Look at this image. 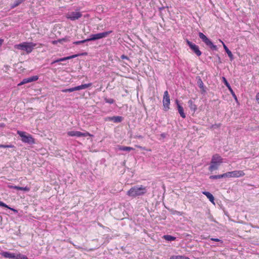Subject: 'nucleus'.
Here are the masks:
<instances>
[{
	"label": "nucleus",
	"mask_w": 259,
	"mask_h": 259,
	"mask_svg": "<svg viewBox=\"0 0 259 259\" xmlns=\"http://www.w3.org/2000/svg\"><path fill=\"white\" fill-rule=\"evenodd\" d=\"M147 192V187L143 185H137L131 187L127 192L126 194L130 197L135 198L144 195Z\"/></svg>",
	"instance_id": "1"
},
{
	"label": "nucleus",
	"mask_w": 259,
	"mask_h": 259,
	"mask_svg": "<svg viewBox=\"0 0 259 259\" xmlns=\"http://www.w3.org/2000/svg\"><path fill=\"white\" fill-rule=\"evenodd\" d=\"M36 46V44L32 42H23L21 44L15 45L14 48L25 51L27 54H29L32 52Z\"/></svg>",
	"instance_id": "2"
},
{
	"label": "nucleus",
	"mask_w": 259,
	"mask_h": 259,
	"mask_svg": "<svg viewBox=\"0 0 259 259\" xmlns=\"http://www.w3.org/2000/svg\"><path fill=\"white\" fill-rule=\"evenodd\" d=\"M223 162V158L218 154L212 156L210 162V165L209 167V170L212 171L218 169L219 166Z\"/></svg>",
	"instance_id": "3"
},
{
	"label": "nucleus",
	"mask_w": 259,
	"mask_h": 259,
	"mask_svg": "<svg viewBox=\"0 0 259 259\" xmlns=\"http://www.w3.org/2000/svg\"><path fill=\"white\" fill-rule=\"evenodd\" d=\"M17 133L21 138V141L25 143L33 144L35 143V139L29 134L25 132L17 131Z\"/></svg>",
	"instance_id": "4"
},
{
	"label": "nucleus",
	"mask_w": 259,
	"mask_h": 259,
	"mask_svg": "<svg viewBox=\"0 0 259 259\" xmlns=\"http://www.w3.org/2000/svg\"><path fill=\"white\" fill-rule=\"evenodd\" d=\"M112 31H105L101 33H99L95 34H92L90 36V38H87V40L93 41L99 39H101L103 38H105L107 37L111 33H112Z\"/></svg>",
	"instance_id": "5"
},
{
	"label": "nucleus",
	"mask_w": 259,
	"mask_h": 259,
	"mask_svg": "<svg viewBox=\"0 0 259 259\" xmlns=\"http://www.w3.org/2000/svg\"><path fill=\"white\" fill-rule=\"evenodd\" d=\"M162 103L163 110L167 111L170 109V97L167 91H165L164 93Z\"/></svg>",
	"instance_id": "6"
},
{
	"label": "nucleus",
	"mask_w": 259,
	"mask_h": 259,
	"mask_svg": "<svg viewBox=\"0 0 259 259\" xmlns=\"http://www.w3.org/2000/svg\"><path fill=\"white\" fill-rule=\"evenodd\" d=\"M199 36L207 46H208L210 47L211 49L213 50H216L217 49V46L214 45L211 41L203 33L199 32Z\"/></svg>",
	"instance_id": "7"
},
{
	"label": "nucleus",
	"mask_w": 259,
	"mask_h": 259,
	"mask_svg": "<svg viewBox=\"0 0 259 259\" xmlns=\"http://www.w3.org/2000/svg\"><path fill=\"white\" fill-rule=\"evenodd\" d=\"M82 14L79 12H71L66 14V17L72 21H75L81 18Z\"/></svg>",
	"instance_id": "8"
},
{
	"label": "nucleus",
	"mask_w": 259,
	"mask_h": 259,
	"mask_svg": "<svg viewBox=\"0 0 259 259\" xmlns=\"http://www.w3.org/2000/svg\"><path fill=\"white\" fill-rule=\"evenodd\" d=\"M67 135L70 137H87L91 136L92 135L88 132L85 133H81L79 131H69L67 133Z\"/></svg>",
	"instance_id": "9"
},
{
	"label": "nucleus",
	"mask_w": 259,
	"mask_h": 259,
	"mask_svg": "<svg viewBox=\"0 0 259 259\" xmlns=\"http://www.w3.org/2000/svg\"><path fill=\"white\" fill-rule=\"evenodd\" d=\"M186 42L190 49L197 55V56H200L201 55V52L199 50V47L198 46L192 43L189 40H187Z\"/></svg>",
	"instance_id": "10"
},
{
	"label": "nucleus",
	"mask_w": 259,
	"mask_h": 259,
	"mask_svg": "<svg viewBox=\"0 0 259 259\" xmlns=\"http://www.w3.org/2000/svg\"><path fill=\"white\" fill-rule=\"evenodd\" d=\"M38 79V77L37 75L32 76L30 77L23 79V80L19 83L18 85L19 86L22 85L27 83L31 82L32 81H36Z\"/></svg>",
	"instance_id": "11"
},
{
	"label": "nucleus",
	"mask_w": 259,
	"mask_h": 259,
	"mask_svg": "<svg viewBox=\"0 0 259 259\" xmlns=\"http://www.w3.org/2000/svg\"><path fill=\"white\" fill-rule=\"evenodd\" d=\"M176 103L177 106V108L178 110V112L179 113L181 117L183 118H186V114L184 112V110L183 107L180 104L179 101L178 100H176Z\"/></svg>",
	"instance_id": "12"
},
{
	"label": "nucleus",
	"mask_w": 259,
	"mask_h": 259,
	"mask_svg": "<svg viewBox=\"0 0 259 259\" xmlns=\"http://www.w3.org/2000/svg\"><path fill=\"white\" fill-rule=\"evenodd\" d=\"M123 117L121 116H112V117H107L106 118V121H112L115 123H119L122 121Z\"/></svg>",
	"instance_id": "13"
},
{
	"label": "nucleus",
	"mask_w": 259,
	"mask_h": 259,
	"mask_svg": "<svg viewBox=\"0 0 259 259\" xmlns=\"http://www.w3.org/2000/svg\"><path fill=\"white\" fill-rule=\"evenodd\" d=\"M188 103L190 110L193 112V113H195L197 110V105L195 104L192 100H189Z\"/></svg>",
	"instance_id": "14"
},
{
	"label": "nucleus",
	"mask_w": 259,
	"mask_h": 259,
	"mask_svg": "<svg viewBox=\"0 0 259 259\" xmlns=\"http://www.w3.org/2000/svg\"><path fill=\"white\" fill-rule=\"evenodd\" d=\"M232 178H239L243 177L245 175V173L243 170H234L231 171Z\"/></svg>",
	"instance_id": "15"
},
{
	"label": "nucleus",
	"mask_w": 259,
	"mask_h": 259,
	"mask_svg": "<svg viewBox=\"0 0 259 259\" xmlns=\"http://www.w3.org/2000/svg\"><path fill=\"white\" fill-rule=\"evenodd\" d=\"M78 56V55L76 54V55H72V56H68V57L60 58V59H58L57 60H56L54 61L52 63V64H54V63H57V62H61V61H65V60H69V59H72V58H74L77 57Z\"/></svg>",
	"instance_id": "16"
},
{
	"label": "nucleus",
	"mask_w": 259,
	"mask_h": 259,
	"mask_svg": "<svg viewBox=\"0 0 259 259\" xmlns=\"http://www.w3.org/2000/svg\"><path fill=\"white\" fill-rule=\"evenodd\" d=\"M10 188L14 189L17 190H23L25 191L28 192L30 191V188L29 187L26 186L25 187L17 186H9Z\"/></svg>",
	"instance_id": "17"
},
{
	"label": "nucleus",
	"mask_w": 259,
	"mask_h": 259,
	"mask_svg": "<svg viewBox=\"0 0 259 259\" xmlns=\"http://www.w3.org/2000/svg\"><path fill=\"white\" fill-rule=\"evenodd\" d=\"M92 85V83H89L87 84H81V85L75 87H74L75 91L85 89L91 87Z\"/></svg>",
	"instance_id": "18"
},
{
	"label": "nucleus",
	"mask_w": 259,
	"mask_h": 259,
	"mask_svg": "<svg viewBox=\"0 0 259 259\" xmlns=\"http://www.w3.org/2000/svg\"><path fill=\"white\" fill-rule=\"evenodd\" d=\"M1 254L6 258H13L15 257V253H10L9 252L5 251L1 253Z\"/></svg>",
	"instance_id": "19"
},
{
	"label": "nucleus",
	"mask_w": 259,
	"mask_h": 259,
	"mask_svg": "<svg viewBox=\"0 0 259 259\" xmlns=\"http://www.w3.org/2000/svg\"><path fill=\"white\" fill-rule=\"evenodd\" d=\"M202 193L207 197V198L211 202L214 203V198L213 196L209 192L204 191Z\"/></svg>",
	"instance_id": "20"
},
{
	"label": "nucleus",
	"mask_w": 259,
	"mask_h": 259,
	"mask_svg": "<svg viewBox=\"0 0 259 259\" xmlns=\"http://www.w3.org/2000/svg\"><path fill=\"white\" fill-rule=\"evenodd\" d=\"M222 45L223 46V47L228 54V56L229 57L230 59L232 60L233 59V55L232 53V52L229 50V49L227 48V47L226 46V45L224 43V42H222Z\"/></svg>",
	"instance_id": "21"
},
{
	"label": "nucleus",
	"mask_w": 259,
	"mask_h": 259,
	"mask_svg": "<svg viewBox=\"0 0 259 259\" xmlns=\"http://www.w3.org/2000/svg\"><path fill=\"white\" fill-rule=\"evenodd\" d=\"M119 150L121 151H130L131 150H133L134 149L131 147H127V146H120L119 147Z\"/></svg>",
	"instance_id": "22"
},
{
	"label": "nucleus",
	"mask_w": 259,
	"mask_h": 259,
	"mask_svg": "<svg viewBox=\"0 0 259 259\" xmlns=\"http://www.w3.org/2000/svg\"><path fill=\"white\" fill-rule=\"evenodd\" d=\"M14 259H28V258L25 255H23L21 253H18L17 254H15V257L14 258Z\"/></svg>",
	"instance_id": "23"
},
{
	"label": "nucleus",
	"mask_w": 259,
	"mask_h": 259,
	"mask_svg": "<svg viewBox=\"0 0 259 259\" xmlns=\"http://www.w3.org/2000/svg\"><path fill=\"white\" fill-rule=\"evenodd\" d=\"M163 237L167 241H174L176 239L175 237L169 235H164Z\"/></svg>",
	"instance_id": "24"
},
{
	"label": "nucleus",
	"mask_w": 259,
	"mask_h": 259,
	"mask_svg": "<svg viewBox=\"0 0 259 259\" xmlns=\"http://www.w3.org/2000/svg\"><path fill=\"white\" fill-rule=\"evenodd\" d=\"M170 259H190L188 257L182 255H173L170 257Z\"/></svg>",
	"instance_id": "25"
},
{
	"label": "nucleus",
	"mask_w": 259,
	"mask_h": 259,
	"mask_svg": "<svg viewBox=\"0 0 259 259\" xmlns=\"http://www.w3.org/2000/svg\"><path fill=\"white\" fill-rule=\"evenodd\" d=\"M24 1V0H15L14 4L13 5V6H12V8H14L17 6H18L19 5H20Z\"/></svg>",
	"instance_id": "26"
},
{
	"label": "nucleus",
	"mask_w": 259,
	"mask_h": 259,
	"mask_svg": "<svg viewBox=\"0 0 259 259\" xmlns=\"http://www.w3.org/2000/svg\"><path fill=\"white\" fill-rule=\"evenodd\" d=\"M67 39L66 38H63L62 39H59L58 40H54L52 41V44L54 45H56L58 42H62L63 41H67Z\"/></svg>",
	"instance_id": "27"
},
{
	"label": "nucleus",
	"mask_w": 259,
	"mask_h": 259,
	"mask_svg": "<svg viewBox=\"0 0 259 259\" xmlns=\"http://www.w3.org/2000/svg\"><path fill=\"white\" fill-rule=\"evenodd\" d=\"M222 177H223V178H232L231 171L227 172L226 173L222 174Z\"/></svg>",
	"instance_id": "28"
},
{
	"label": "nucleus",
	"mask_w": 259,
	"mask_h": 259,
	"mask_svg": "<svg viewBox=\"0 0 259 259\" xmlns=\"http://www.w3.org/2000/svg\"><path fill=\"white\" fill-rule=\"evenodd\" d=\"M209 178L210 179H218L223 178V177H222V175H212V176H210L209 177Z\"/></svg>",
	"instance_id": "29"
},
{
	"label": "nucleus",
	"mask_w": 259,
	"mask_h": 259,
	"mask_svg": "<svg viewBox=\"0 0 259 259\" xmlns=\"http://www.w3.org/2000/svg\"><path fill=\"white\" fill-rule=\"evenodd\" d=\"M75 91L74 87L69 89H66L62 90V92L64 93H67V92H72Z\"/></svg>",
	"instance_id": "30"
},
{
	"label": "nucleus",
	"mask_w": 259,
	"mask_h": 259,
	"mask_svg": "<svg viewBox=\"0 0 259 259\" xmlns=\"http://www.w3.org/2000/svg\"><path fill=\"white\" fill-rule=\"evenodd\" d=\"M105 101L106 103H109V104H113L114 102V100L112 98H105Z\"/></svg>",
	"instance_id": "31"
},
{
	"label": "nucleus",
	"mask_w": 259,
	"mask_h": 259,
	"mask_svg": "<svg viewBox=\"0 0 259 259\" xmlns=\"http://www.w3.org/2000/svg\"><path fill=\"white\" fill-rule=\"evenodd\" d=\"M87 41H88V40H87V39H86L82 40L74 41V42H73V44L75 45H79V44H83Z\"/></svg>",
	"instance_id": "32"
},
{
	"label": "nucleus",
	"mask_w": 259,
	"mask_h": 259,
	"mask_svg": "<svg viewBox=\"0 0 259 259\" xmlns=\"http://www.w3.org/2000/svg\"><path fill=\"white\" fill-rule=\"evenodd\" d=\"M231 94H232V96L233 97V98H234L235 100L236 101V102H238V99H237V96H236L234 92L233 91V90H231V91L230 92Z\"/></svg>",
	"instance_id": "33"
},
{
	"label": "nucleus",
	"mask_w": 259,
	"mask_h": 259,
	"mask_svg": "<svg viewBox=\"0 0 259 259\" xmlns=\"http://www.w3.org/2000/svg\"><path fill=\"white\" fill-rule=\"evenodd\" d=\"M13 147L14 146L12 145H6L0 144V148H13Z\"/></svg>",
	"instance_id": "34"
},
{
	"label": "nucleus",
	"mask_w": 259,
	"mask_h": 259,
	"mask_svg": "<svg viewBox=\"0 0 259 259\" xmlns=\"http://www.w3.org/2000/svg\"><path fill=\"white\" fill-rule=\"evenodd\" d=\"M0 206L4 207H6L7 208H10V207L8 205H7L5 203H4L3 202L1 201H0Z\"/></svg>",
	"instance_id": "35"
},
{
	"label": "nucleus",
	"mask_w": 259,
	"mask_h": 259,
	"mask_svg": "<svg viewBox=\"0 0 259 259\" xmlns=\"http://www.w3.org/2000/svg\"><path fill=\"white\" fill-rule=\"evenodd\" d=\"M136 147L138 148H140L141 149L147 150L148 151H151V149H146L145 147H142V146H139V145H136Z\"/></svg>",
	"instance_id": "36"
},
{
	"label": "nucleus",
	"mask_w": 259,
	"mask_h": 259,
	"mask_svg": "<svg viewBox=\"0 0 259 259\" xmlns=\"http://www.w3.org/2000/svg\"><path fill=\"white\" fill-rule=\"evenodd\" d=\"M222 80H223L224 83H225V84L226 86L228 85L229 84V82H228V81L227 80V79H226V78L225 77H222Z\"/></svg>",
	"instance_id": "37"
},
{
	"label": "nucleus",
	"mask_w": 259,
	"mask_h": 259,
	"mask_svg": "<svg viewBox=\"0 0 259 259\" xmlns=\"http://www.w3.org/2000/svg\"><path fill=\"white\" fill-rule=\"evenodd\" d=\"M255 99L258 104H259V92L255 96Z\"/></svg>",
	"instance_id": "38"
},
{
	"label": "nucleus",
	"mask_w": 259,
	"mask_h": 259,
	"mask_svg": "<svg viewBox=\"0 0 259 259\" xmlns=\"http://www.w3.org/2000/svg\"><path fill=\"white\" fill-rule=\"evenodd\" d=\"M211 240L215 242H222V240L218 238H211Z\"/></svg>",
	"instance_id": "39"
},
{
	"label": "nucleus",
	"mask_w": 259,
	"mask_h": 259,
	"mask_svg": "<svg viewBox=\"0 0 259 259\" xmlns=\"http://www.w3.org/2000/svg\"><path fill=\"white\" fill-rule=\"evenodd\" d=\"M121 58L122 59H126V60H128L129 58L128 57H127L126 56L124 55H122L121 56Z\"/></svg>",
	"instance_id": "40"
},
{
	"label": "nucleus",
	"mask_w": 259,
	"mask_h": 259,
	"mask_svg": "<svg viewBox=\"0 0 259 259\" xmlns=\"http://www.w3.org/2000/svg\"><path fill=\"white\" fill-rule=\"evenodd\" d=\"M199 87H200V88H203V82H202L201 80H200V83H199Z\"/></svg>",
	"instance_id": "41"
},
{
	"label": "nucleus",
	"mask_w": 259,
	"mask_h": 259,
	"mask_svg": "<svg viewBox=\"0 0 259 259\" xmlns=\"http://www.w3.org/2000/svg\"><path fill=\"white\" fill-rule=\"evenodd\" d=\"M226 87L228 88V90H229V91H230V92H231V90H232V89L231 88V86H230V84H228V85H227Z\"/></svg>",
	"instance_id": "42"
},
{
	"label": "nucleus",
	"mask_w": 259,
	"mask_h": 259,
	"mask_svg": "<svg viewBox=\"0 0 259 259\" xmlns=\"http://www.w3.org/2000/svg\"><path fill=\"white\" fill-rule=\"evenodd\" d=\"M9 209H11V210H12V211H13L14 212H16V213L18 212L17 210H16V209H14V208H11V207H10V208H9Z\"/></svg>",
	"instance_id": "43"
},
{
	"label": "nucleus",
	"mask_w": 259,
	"mask_h": 259,
	"mask_svg": "<svg viewBox=\"0 0 259 259\" xmlns=\"http://www.w3.org/2000/svg\"><path fill=\"white\" fill-rule=\"evenodd\" d=\"M4 42V39L0 38V47L2 45Z\"/></svg>",
	"instance_id": "44"
},
{
	"label": "nucleus",
	"mask_w": 259,
	"mask_h": 259,
	"mask_svg": "<svg viewBox=\"0 0 259 259\" xmlns=\"http://www.w3.org/2000/svg\"><path fill=\"white\" fill-rule=\"evenodd\" d=\"M182 212H180V211L177 212L178 214L182 215Z\"/></svg>",
	"instance_id": "45"
},
{
	"label": "nucleus",
	"mask_w": 259,
	"mask_h": 259,
	"mask_svg": "<svg viewBox=\"0 0 259 259\" xmlns=\"http://www.w3.org/2000/svg\"><path fill=\"white\" fill-rule=\"evenodd\" d=\"M43 46V45L42 44H39V47H41Z\"/></svg>",
	"instance_id": "46"
},
{
	"label": "nucleus",
	"mask_w": 259,
	"mask_h": 259,
	"mask_svg": "<svg viewBox=\"0 0 259 259\" xmlns=\"http://www.w3.org/2000/svg\"><path fill=\"white\" fill-rule=\"evenodd\" d=\"M137 137L139 138H143V137L142 136H139Z\"/></svg>",
	"instance_id": "47"
},
{
	"label": "nucleus",
	"mask_w": 259,
	"mask_h": 259,
	"mask_svg": "<svg viewBox=\"0 0 259 259\" xmlns=\"http://www.w3.org/2000/svg\"><path fill=\"white\" fill-rule=\"evenodd\" d=\"M220 42H221L222 44V42H223L222 40L219 39Z\"/></svg>",
	"instance_id": "48"
}]
</instances>
